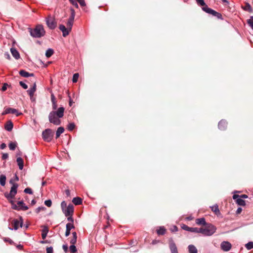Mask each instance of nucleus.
Instances as JSON below:
<instances>
[{
	"label": "nucleus",
	"instance_id": "nucleus-27",
	"mask_svg": "<svg viewBox=\"0 0 253 253\" xmlns=\"http://www.w3.org/2000/svg\"><path fill=\"white\" fill-rule=\"evenodd\" d=\"M166 229L164 226H161L157 230V233L159 235H164L166 233Z\"/></svg>",
	"mask_w": 253,
	"mask_h": 253
},
{
	"label": "nucleus",
	"instance_id": "nucleus-39",
	"mask_svg": "<svg viewBox=\"0 0 253 253\" xmlns=\"http://www.w3.org/2000/svg\"><path fill=\"white\" fill-rule=\"evenodd\" d=\"M69 250L72 253H76L77 251L76 247L75 246V245H71L69 247Z\"/></svg>",
	"mask_w": 253,
	"mask_h": 253
},
{
	"label": "nucleus",
	"instance_id": "nucleus-37",
	"mask_svg": "<svg viewBox=\"0 0 253 253\" xmlns=\"http://www.w3.org/2000/svg\"><path fill=\"white\" fill-rule=\"evenodd\" d=\"M247 23L253 29V16H251L250 19L247 20Z\"/></svg>",
	"mask_w": 253,
	"mask_h": 253
},
{
	"label": "nucleus",
	"instance_id": "nucleus-5",
	"mask_svg": "<svg viewBox=\"0 0 253 253\" xmlns=\"http://www.w3.org/2000/svg\"><path fill=\"white\" fill-rule=\"evenodd\" d=\"M12 200V199L10 200L9 201L11 204L12 209L18 211H26L28 209V207L25 205L23 201H19L17 202V204H15Z\"/></svg>",
	"mask_w": 253,
	"mask_h": 253
},
{
	"label": "nucleus",
	"instance_id": "nucleus-26",
	"mask_svg": "<svg viewBox=\"0 0 253 253\" xmlns=\"http://www.w3.org/2000/svg\"><path fill=\"white\" fill-rule=\"evenodd\" d=\"M72 202L75 205H79L82 203V199L80 197H75L73 199Z\"/></svg>",
	"mask_w": 253,
	"mask_h": 253
},
{
	"label": "nucleus",
	"instance_id": "nucleus-9",
	"mask_svg": "<svg viewBox=\"0 0 253 253\" xmlns=\"http://www.w3.org/2000/svg\"><path fill=\"white\" fill-rule=\"evenodd\" d=\"M71 15L68 20L67 23V27H68L69 30H72V28L73 25L74 18L75 16V12L73 8H71Z\"/></svg>",
	"mask_w": 253,
	"mask_h": 253
},
{
	"label": "nucleus",
	"instance_id": "nucleus-57",
	"mask_svg": "<svg viewBox=\"0 0 253 253\" xmlns=\"http://www.w3.org/2000/svg\"><path fill=\"white\" fill-rule=\"evenodd\" d=\"M72 216V215H69L68 216H67V220L71 222L72 223H73V222H74V219Z\"/></svg>",
	"mask_w": 253,
	"mask_h": 253
},
{
	"label": "nucleus",
	"instance_id": "nucleus-3",
	"mask_svg": "<svg viewBox=\"0 0 253 253\" xmlns=\"http://www.w3.org/2000/svg\"><path fill=\"white\" fill-rule=\"evenodd\" d=\"M29 30L30 35L34 38H41L43 37L45 34L44 28L42 25H37L34 30L31 29H30Z\"/></svg>",
	"mask_w": 253,
	"mask_h": 253
},
{
	"label": "nucleus",
	"instance_id": "nucleus-62",
	"mask_svg": "<svg viewBox=\"0 0 253 253\" xmlns=\"http://www.w3.org/2000/svg\"><path fill=\"white\" fill-rule=\"evenodd\" d=\"M239 197H240V196L238 195L235 194L233 196V199L234 200H237L238 198H240Z\"/></svg>",
	"mask_w": 253,
	"mask_h": 253
},
{
	"label": "nucleus",
	"instance_id": "nucleus-25",
	"mask_svg": "<svg viewBox=\"0 0 253 253\" xmlns=\"http://www.w3.org/2000/svg\"><path fill=\"white\" fill-rule=\"evenodd\" d=\"M188 251L189 253H197L198 251L195 246L193 245H190L188 247Z\"/></svg>",
	"mask_w": 253,
	"mask_h": 253
},
{
	"label": "nucleus",
	"instance_id": "nucleus-18",
	"mask_svg": "<svg viewBox=\"0 0 253 253\" xmlns=\"http://www.w3.org/2000/svg\"><path fill=\"white\" fill-rule=\"evenodd\" d=\"M10 51L12 56L16 59H18L20 58V54L18 51L14 48H11Z\"/></svg>",
	"mask_w": 253,
	"mask_h": 253
},
{
	"label": "nucleus",
	"instance_id": "nucleus-33",
	"mask_svg": "<svg viewBox=\"0 0 253 253\" xmlns=\"http://www.w3.org/2000/svg\"><path fill=\"white\" fill-rule=\"evenodd\" d=\"M236 203L240 206H245L246 205L245 201L242 199V198H238L236 200Z\"/></svg>",
	"mask_w": 253,
	"mask_h": 253
},
{
	"label": "nucleus",
	"instance_id": "nucleus-63",
	"mask_svg": "<svg viewBox=\"0 0 253 253\" xmlns=\"http://www.w3.org/2000/svg\"><path fill=\"white\" fill-rule=\"evenodd\" d=\"M240 198H244V199H247L248 198V196L247 195L243 194L240 196Z\"/></svg>",
	"mask_w": 253,
	"mask_h": 253
},
{
	"label": "nucleus",
	"instance_id": "nucleus-45",
	"mask_svg": "<svg viewBox=\"0 0 253 253\" xmlns=\"http://www.w3.org/2000/svg\"><path fill=\"white\" fill-rule=\"evenodd\" d=\"M24 192L26 193L29 194H33L32 190L30 188H27L25 189Z\"/></svg>",
	"mask_w": 253,
	"mask_h": 253
},
{
	"label": "nucleus",
	"instance_id": "nucleus-54",
	"mask_svg": "<svg viewBox=\"0 0 253 253\" xmlns=\"http://www.w3.org/2000/svg\"><path fill=\"white\" fill-rule=\"evenodd\" d=\"M4 57H5L6 59H8V60L10 59V58H10V54H9V53L8 52H5V53H4Z\"/></svg>",
	"mask_w": 253,
	"mask_h": 253
},
{
	"label": "nucleus",
	"instance_id": "nucleus-51",
	"mask_svg": "<svg viewBox=\"0 0 253 253\" xmlns=\"http://www.w3.org/2000/svg\"><path fill=\"white\" fill-rule=\"evenodd\" d=\"M170 231L172 232H176L178 231V228L176 226L174 225V226H173L170 229Z\"/></svg>",
	"mask_w": 253,
	"mask_h": 253
},
{
	"label": "nucleus",
	"instance_id": "nucleus-30",
	"mask_svg": "<svg viewBox=\"0 0 253 253\" xmlns=\"http://www.w3.org/2000/svg\"><path fill=\"white\" fill-rule=\"evenodd\" d=\"M48 232V229L47 227L44 226L42 230V239H45L46 237L47 236V234Z\"/></svg>",
	"mask_w": 253,
	"mask_h": 253
},
{
	"label": "nucleus",
	"instance_id": "nucleus-17",
	"mask_svg": "<svg viewBox=\"0 0 253 253\" xmlns=\"http://www.w3.org/2000/svg\"><path fill=\"white\" fill-rule=\"evenodd\" d=\"M227 123L225 120H222L218 123V128L221 130H224L227 127Z\"/></svg>",
	"mask_w": 253,
	"mask_h": 253
},
{
	"label": "nucleus",
	"instance_id": "nucleus-2",
	"mask_svg": "<svg viewBox=\"0 0 253 253\" xmlns=\"http://www.w3.org/2000/svg\"><path fill=\"white\" fill-rule=\"evenodd\" d=\"M216 228L213 225L209 223L205 228H199V233L202 234L205 236H211L216 231Z\"/></svg>",
	"mask_w": 253,
	"mask_h": 253
},
{
	"label": "nucleus",
	"instance_id": "nucleus-40",
	"mask_svg": "<svg viewBox=\"0 0 253 253\" xmlns=\"http://www.w3.org/2000/svg\"><path fill=\"white\" fill-rule=\"evenodd\" d=\"M245 247L248 250H251L253 249V242H249L245 245Z\"/></svg>",
	"mask_w": 253,
	"mask_h": 253
},
{
	"label": "nucleus",
	"instance_id": "nucleus-47",
	"mask_svg": "<svg viewBox=\"0 0 253 253\" xmlns=\"http://www.w3.org/2000/svg\"><path fill=\"white\" fill-rule=\"evenodd\" d=\"M45 208L44 207H39L36 209V212L38 213L41 211L45 210Z\"/></svg>",
	"mask_w": 253,
	"mask_h": 253
},
{
	"label": "nucleus",
	"instance_id": "nucleus-7",
	"mask_svg": "<svg viewBox=\"0 0 253 253\" xmlns=\"http://www.w3.org/2000/svg\"><path fill=\"white\" fill-rule=\"evenodd\" d=\"M52 130L49 128L46 129L42 133L43 139L47 142H50L51 141L52 139Z\"/></svg>",
	"mask_w": 253,
	"mask_h": 253
},
{
	"label": "nucleus",
	"instance_id": "nucleus-58",
	"mask_svg": "<svg viewBox=\"0 0 253 253\" xmlns=\"http://www.w3.org/2000/svg\"><path fill=\"white\" fill-rule=\"evenodd\" d=\"M79 3H80L81 6H84L86 5L84 0H82L81 1H79Z\"/></svg>",
	"mask_w": 253,
	"mask_h": 253
},
{
	"label": "nucleus",
	"instance_id": "nucleus-12",
	"mask_svg": "<svg viewBox=\"0 0 253 253\" xmlns=\"http://www.w3.org/2000/svg\"><path fill=\"white\" fill-rule=\"evenodd\" d=\"M231 244L228 241H223L220 244L221 249L225 252L229 251L231 248Z\"/></svg>",
	"mask_w": 253,
	"mask_h": 253
},
{
	"label": "nucleus",
	"instance_id": "nucleus-55",
	"mask_svg": "<svg viewBox=\"0 0 253 253\" xmlns=\"http://www.w3.org/2000/svg\"><path fill=\"white\" fill-rule=\"evenodd\" d=\"M52 109L54 111L56 110V109L57 108V105L56 102H54V103H52Z\"/></svg>",
	"mask_w": 253,
	"mask_h": 253
},
{
	"label": "nucleus",
	"instance_id": "nucleus-19",
	"mask_svg": "<svg viewBox=\"0 0 253 253\" xmlns=\"http://www.w3.org/2000/svg\"><path fill=\"white\" fill-rule=\"evenodd\" d=\"M19 74L23 77L28 78L29 77L34 76L33 73H29L25 70H22L19 71Z\"/></svg>",
	"mask_w": 253,
	"mask_h": 253
},
{
	"label": "nucleus",
	"instance_id": "nucleus-64",
	"mask_svg": "<svg viewBox=\"0 0 253 253\" xmlns=\"http://www.w3.org/2000/svg\"><path fill=\"white\" fill-rule=\"evenodd\" d=\"M4 241H6V242H9L10 244H12V243L13 242V241L10 239L9 238H7V239H4Z\"/></svg>",
	"mask_w": 253,
	"mask_h": 253
},
{
	"label": "nucleus",
	"instance_id": "nucleus-38",
	"mask_svg": "<svg viewBox=\"0 0 253 253\" xmlns=\"http://www.w3.org/2000/svg\"><path fill=\"white\" fill-rule=\"evenodd\" d=\"M75 127V125L74 123H69L67 126V128L69 131H72Z\"/></svg>",
	"mask_w": 253,
	"mask_h": 253
},
{
	"label": "nucleus",
	"instance_id": "nucleus-13",
	"mask_svg": "<svg viewBox=\"0 0 253 253\" xmlns=\"http://www.w3.org/2000/svg\"><path fill=\"white\" fill-rule=\"evenodd\" d=\"M59 29L60 30H61L62 32V35L64 37H66L67 36H68L70 32L71 31V30H69L68 27H66L62 24H60L59 26Z\"/></svg>",
	"mask_w": 253,
	"mask_h": 253
},
{
	"label": "nucleus",
	"instance_id": "nucleus-11",
	"mask_svg": "<svg viewBox=\"0 0 253 253\" xmlns=\"http://www.w3.org/2000/svg\"><path fill=\"white\" fill-rule=\"evenodd\" d=\"M63 212L64 213L66 216H68L69 215H72L74 212V206L72 204H69L67 208L63 211Z\"/></svg>",
	"mask_w": 253,
	"mask_h": 253
},
{
	"label": "nucleus",
	"instance_id": "nucleus-10",
	"mask_svg": "<svg viewBox=\"0 0 253 253\" xmlns=\"http://www.w3.org/2000/svg\"><path fill=\"white\" fill-rule=\"evenodd\" d=\"M8 114H15L16 116H18L22 114V113L18 112L17 109L9 107L5 108L4 111L2 113V115Z\"/></svg>",
	"mask_w": 253,
	"mask_h": 253
},
{
	"label": "nucleus",
	"instance_id": "nucleus-31",
	"mask_svg": "<svg viewBox=\"0 0 253 253\" xmlns=\"http://www.w3.org/2000/svg\"><path fill=\"white\" fill-rule=\"evenodd\" d=\"M6 177L4 174L0 175V184L1 186H4L5 185Z\"/></svg>",
	"mask_w": 253,
	"mask_h": 253
},
{
	"label": "nucleus",
	"instance_id": "nucleus-23",
	"mask_svg": "<svg viewBox=\"0 0 253 253\" xmlns=\"http://www.w3.org/2000/svg\"><path fill=\"white\" fill-rule=\"evenodd\" d=\"M196 223L198 225H207L208 224L206 222V220L204 218H197L196 220Z\"/></svg>",
	"mask_w": 253,
	"mask_h": 253
},
{
	"label": "nucleus",
	"instance_id": "nucleus-49",
	"mask_svg": "<svg viewBox=\"0 0 253 253\" xmlns=\"http://www.w3.org/2000/svg\"><path fill=\"white\" fill-rule=\"evenodd\" d=\"M20 85L24 89H27L28 88V85L23 82L21 81L19 83Z\"/></svg>",
	"mask_w": 253,
	"mask_h": 253
},
{
	"label": "nucleus",
	"instance_id": "nucleus-61",
	"mask_svg": "<svg viewBox=\"0 0 253 253\" xmlns=\"http://www.w3.org/2000/svg\"><path fill=\"white\" fill-rule=\"evenodd\" d=\"M62 247L64 251L67 252L68 248V246L67 245H63Z\"/></svg>",
	"mask_w": 253,
	"mask_h": 253
},
{
	"label": "nucleus",
	"instance_id": "nucleus-59",
	"mask_svg": "<svg viewBox=\"0 0 253 253\" xmlns=\"http://www.w3.org/2000/svg\"><path fill=\"white\" fill-rule=\"evenodd\" d=\"M242 211V209L240 207H239L236 211V213L240 214Z\"/></svg>",
	"mask_w": 253,
	"mask_h": 253
},
{
	"label": "nucleus",
	"instance_id": "nucleus-60",
	"mask_svg": "<svg viewBox=\"0 0 253 253\" xmlns=\"http://www.w3.org/2000/svg\"><path fill=\"white\" fill-rule=\"evenodd\" d=\"M6 144L3 143L0 145V148L1 149H4L6 147Z\"/></svg>",
	"mask_w": 253,
	"mask_h": 253
},
{
	"label": "nucleus",
	"instance_id": "nucleus-53",
	"mask_svg": "<svg viewBox=\"0 0 253 253\" xmlns=\"http://www.w3.org/2000/svg\"><path fill=\"white\" fill-rule=\"evenodd\" d=\"M8 86V84L7 83H4L1 88V90L4 91L6 90L7 87Z\"/></svg>",
	"mask_w": 253,
	"mask_h": 253
},
{
	"label": "nucleus",
	"instance_id": "nucleus-24",
	"mask_svg": "<svg viewBox=\"0 0 253 253\" xmlns=\"http://www.w3.org/2000/svg\"><path fill=\"white\" fill-rule=\"evenodd\" d=\"M202 9L206 12H207L209 14H211V15L213 14L214 11H215V10L208 7L207 5H206L205 6L203 7Z\"/></svg>",
	"mask_w": 253,
	"mask_h": 253
},
{
	"label": "nucleus",
	"instance_id": "nucleus-22",
	"mask_svg": "<svg viewBox=\"0 0 253 253\" xmlns=\"http://www.w3.org/2000/svg\"><path fill=\"white\" fill-rule=\"evenodd\" d=\"M13 126V125L12 122L11 121H8L7 122L5 126V129L8 131H10L12 129Z\"/></svg>",
	"mask_w": 253,
	"mask_h": 253
},
{
	"label": "nucleus",
	"instance_id": "nucleus-29",
	"mask_svg": "<svg viewBox=\"0 0 253 253\" xmlns=\"http://www.w3.org/2000/svg\"><path fill=\"white\" fill-rule=\"evenodd\" d=\"M73 238L70 240V243L71 245H75L77 240V235L76 232L72 233Z\"/></svg>",
	"mask_w": 253,
	"mask_h": 253
},
{
	"label": "nucleus",
	"instance_id": "nucleus-35",
	"mask_svg": "<svg viewBox=\"0 0 253 253\" xmlns=\"http://www.w3.org/2000/svg\"><path fill=\"white\" fill-rule=\"evenodd\" d=\"M54 53V51H53V50L51 48H48L46 51V52H45V56L47 57H50V56H51L52 55V54H53Z\"/></svg>",
	"mask_w": 253,
	"mask_h": 253
},
{
	"label": "nucleus",
	"instance_id": "nucleus-4",
	"mask_svg": "<svg viewBox=\"0 0 253 253\" xmlns=\"http://www.w3.org/2000/svg\"><path fill=\"white\" fill-rule=\"evenodd\" d=\"M9 183L12 185V186L11 187L10 192L9 193L5 192L4 194L5 197L8 200L13 199L14 198L15 196L17 194V188L18 187V185L17 183H14L12 179L10 180Z\"/></svg>",
	"mask_w": 253,
	"mask_h": 253
},
{
	"label": "nucleus",
	"instance_id": "nucleus-15",
	"mask_svg": "<svg viewBox=\"0 0 253 253\" xmlns=\"http://www.w3.org/2000/svg\"><path fill=\"white\" fill-rule=\"evenodd\" d=\"M169 246L171 253H178L176 245L172 239L169 240Z\"/></svg>",
	"mask_w": 253,
	"mask_h": 253
},
{
	"label": "nucleus",
	"instance_id": "nucleus-43",
	"mask_svg": "<svg viewBox=\"0 0 253 253\" xmlns=\"http://www.w3.org/2000/svg\"><path fill=\"white\" fill-rule=\"evenodd\" d=\"M67 204L65 201H62L61 203V208L62 209V211H64L67 208Z\"/></svg>",
	"mask_w": 253,
	"mask_h": 253
},
{
	"label": "nucleus",
	"instance_id": "nucleus-8",
	"mask_svg": "<svg viewBox=\"0 0 253 253\" xmlns=\"http://www.w3.org/2000/svg\"><path fill=\"white\" fill-rule=\"evenodd\" d=\"M12 228L9 227V229L11 230L13 229L17 230L19 227H22L23 225V220L20 217V219H14L11 222Z\"/></svg>",
	"mask_w": 253,
	"mask_h": 253
},
{
	"label": "nucleus",
	"instance_id": "nucleus-48",
	"mask_svg": "<svg viewBox=\"0 0 253 253\" xmlns=\"http://www.w3.org/2000/svg\"><path fill=\"white\" fill-rule=\"evenodd\" d=\"M197 2L201 5L205 6L206 4L204 0H196Z\"/></svg>",
	"mask_w": 253,
	"mask_h": 253
},
{
	"label": "nucleus",
	"instance_id": "nucleus-46",
	"mask_svg": "<svg viewBox=\"0 0 253 253\" xmlns=\"http://www.w3.org/2000/svg\"><path fill=\"white\" fill-rule=\"evenodd\" d=\"M44 204L48 207H50L51 206L52 202L50 200H47L44 201Z\"/></svg>",
	"mask_w": 253,
	"mask_h": 253
},
{
	"label": "nucleus",
	"instance_id": "nucleus-16",
	"mask_svg": "<svg viewBox=\"0 0 253 253\" xmlns=\"http://www.w3.org/2000/svg\"><path fill=\"white\" fill-rule=\"evenodd\" d=\"M66 230L65 232V236L68 237L70 234V231L72 229L74 228L75 226L72 223H68L66 226Z\"/></svg>",
	"mask_w": 253,
	"mask_h": 253
},
{
	"label": "nucleus",
	"instance_id": "nucleus-44",
	"mask_svg": "<svg viewBox=\"0 0 253 253\" xmlns=\"http://www.w3.org/2000/svg\"><path fill=\"white\" fill-rule=\"evenodd\" d=\"M70 2L76 8L79 7V5L77 3V0H69Z\"/></svg>",
	"mask_w": 253,
	"mask_h": 253
},
{
	"label": "nucleus",
	"instance_id": "nucleus-28",
	"mask_svg": "<svg viewBox=\"0 0 253 253\" xmlns=\"http://www.w3.org/2000/svg\"><path fill=\"white\" fill-rule=\"evenodd\" d=\"M64 131V128L63 127H62V126L59 127L57 128V130H56V138H57L58 137H59L60 136V135H61V134L63 133Z\"/></svg>",
	"mask_w": 253,
	"mask_h": 253
},
{
	"label": "nucleus",
	"instance_id": "nucleus-14",
	"mask_svg": "<svg viewBox=\"0 0 253 253\" xmlns=\"http://www.w3.org/2000/svg\"><path fill=\"white\" fill-rule=\"evenodd\" d=\"M181 228L186 231H189L193 233H199V228L197 227H190L186 225L183 224Z\"/></svg>",
	"mask_w": 253,
	"mask_h": 253
},
{
	"label": "nucleus",
	"instance_id": "nucleus-56",
	"mask_svg": "<svg viewBox=\"0 0 253 253\" xmlns=\"http://www.w3.org/2000/svg\"><path fill=\"white\" fill-rule=\"evenodd\" d=\"M51 101L52 103L56 102V98L53 94H51Z\"/></svg>",
	"mask_w": 253,
	"mask_h": 253
},
{
	"label": "nucleus",
	"instance_id": "nucleus-42",
	"mask_svg": "<svg viewBox=\"0 0 253 253\" xmlns=\"http://www.w3.org/2000/svg\"><path fill=\"white\" fill-rule=\"evenodd\" d=\"M212 15L216 17L218 19H222V15L220 13H219L215 11H214V12Z\"/></svg>",
	"mask_w": 253,
	"mask_h": 253
},
{
	"label": "nucleus",
	"instance_id": "nucleus-6",
	"mask_svg": "<svg viewBox=\"0 0 253 253\" xmlns=\"http://www.w3.org/2000/svg\"><path fill=\"white\" fill-rule=\"evenodd\" d=\"M45 22L48 27L51 30L54 29L56 27V22L54 17L49 15L45 19Z\"/></svg>",
	"mask_w": 253,
	"mask_h": 253
},
{
	"label": "nucleus",
	"instance_id": "nucleus-20",
	"mask_svg": "<svg viewBox=\"0 0 253 253\" xmlns=\"http://www.w3.org/2000/svg\"><path fill=\"white\" fill-rule=\"evenodd\" d=\"M36 90V85L35 83L33 86L27 90V92L28 94L30 95L31 98H32V97L33 96L34 93L35 92Z\"/></svg>",
	"mask_w": 253,
	"mask_h": 253
},
{
	"label": "nucleus",
	"instance_id": "nucleus-41",
	"mask_svg": "<svg viewBox=\"0 0 253 253\" xmlns=\"http://www.w3.org/2000/svg\"><path fill=\"white\" fill-rule=\"evenodd\" d=\"M79 76V75L78 73H76L74 74L72 79V81L73 83H76L77 82Z\"/></svg>",
	"mask_w": 253,
	"mask_h": 253
},
{
	"label": "nucleus",
	"instance_id": "nucleus-34",
	"mask_svg": "<svg viewBox=\"0 0 253 253\" xmlns=\"http://www.w3.org/2000/svg\"><path fill=\"white\" fill-rule=\"evenodd\" d=\"M211 210L212 211L215 212L216 214L219 213L220 212L219 210L218 209V206L217 204L211 207Z\"/></svg>",
	"mask_w": 253,
	"mask_h": 253
},
{
	"label": "nucleus",
	"instance_id": "nucleus-32",
	"mask_svg": "<svg viewBox=\"0 0 253 253\" xmlns=\"http://www.w3.org/2000/svg\"><path fill=\"white\" fill-rule=\"evenodd\" d=\"M242 8L250 12H252L253 11V9L251 5L248 2L246 3V5L244 6H242Z\"/></svg>",
	"mask_w": 253,
	"mask_h": 253
},
{
	"label": "nucleus",
	"instance_id": "nucleus-1",
	"mask_svg": "<svg viewBox=\"0 0 253 253\" xmlns=\"http://www.w3.org/2000/svg\"><path fill=\"white\" fill-rule=\"evenodd\" d=\"M64 110L65 109L64 107H60L57 111H52L50 112L48 115L49 122L54 125H60L61 124V121L59 118H61L63 117Z\"/></svg>",
	"mask_w": 253,
	"mask_h": 253
},
{
	"label": "nucleus",
	"instance_id": "nucleus-21",
	"mask_svg": "<svg viewBox=\"0 0 253 253\" xmlns=\"http://www.w3.org/2000/svg\"><path fill=\"white\" fill-rule=\"evenodd\" d=\"M16 162L19 167V169L20 170L23 169L24 167V162L23 159L21 157H18L17 158Z\"/></svg>",
	"mask_w": 253,
	"mask_h": 253
},
{
	"label": "nucleus",
	"instance_id": "nucleus-36",
	"mask_svg": "<svg viewBox=\"0 0 253 253\" xmlns=\"http://www.w3.org/2000/svg\"><path fill=\"white\" fill-rule=\"evenodd\" d=\"M16 145L17 144L16 142H10L8 145L9 149L11 150H14L16 147Z\"/></svg>",
	"mask_w": 253,
	"mask_h": 253
},
{
	"label": "nucleus",
	"instance_id": "nucleus-50",
	"mask_svg": "<svg viewBox=\"0 0 253 253\" xmlns=\"http://www.w3.org/2000/svg\"><path fill=\"white\" fill-rule=\"evenodd\" d=\"M46 251V253H53V248L52 247H47Z\"/></svg>",
	"mask_w": 253,
	"mask_h": 253
},
{
	"label": "nucleus",
	"instance_id": "nucleus-52",
	"mask_svg": "<svg viewBox=\"0 0 253 253\" xmlns=\"http://www.w3.org/2000/svg\"><path fill=\"white\" fill-rule=\"evenodd\" d=\"M8 155L7 153H3L1 158L2 160H6L8 158Z\"/></svg>",
	"mask_w": 253,
	"mask_h": 253
}]
</instances>
